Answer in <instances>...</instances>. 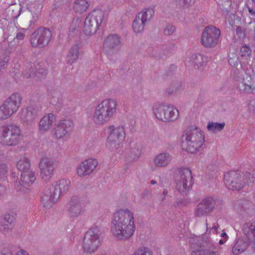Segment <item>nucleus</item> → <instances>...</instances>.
<instances>
[{
	"label": "nucleus",
	"mask_w": 255,
	"mask_h": 255,
	"mask_svg": "<svg viewBox=\"0 0 255 255\" xmlns=\"http://www.w3.org/2000/svg\"><path fill=\"white\" fill-rule=\"evenodd\" d=\"M89 6L88 1L86 0H75L73 8L76 12L82 13L86 11Z\"/></svg>",
	"instance_id": "obj_36"
},
{
	"label": "nucleus",
	"mask_w": 255,
	"mask_h": 255,
	"mask_svg": "<svg viewBox=\"0 0 255 255\" xmlns=\"http://www.w3.org/2000/svg\"><path fill=\"white\" fill-rule=\"evenodd\" d=\"M176 188L182 195L187 194L192 184L191 171L188 168H181L176 177Z\"/></svg>",
	"instance_id": "obj_14"
},
{
	"label": "nucleus",
	"mask_w": 255,
	"mask_h": 255,
	"mask_svg": "<svg viewBox=\"0 0 255 255\" xmlns=\"http://www.w3.org/2000/svg\"><path fill=\"white\" fill-rule=\"evenodd\" d=\"M55 121V117L52 113H49L44 115L39 123V129L41 132L47 131L52 126Z\"/></svg>",
	"instance_id": "obj_27"
},
{
	"label": "nucleus",
	"mask_w": 255,
	"mask_h": 255,
	"mask_svg": "<svg viewBox=\"0 0 255 255\" xmlns=\"http://www.w3.org/2000/svg\"><path fill=\"white\" fill-rule=\"evenodd\" d=\"M237 81V89L241 94L250 95L255 94V75H246L243 77H239Z\"/></svg>",
	"instance_id": "obj_17"
},
{
	"label": "nucleus",
	"mask_w": 255,
	"mask_h": 255,
	"mask_svg": "<svg viewBox=\"0 0 255 255\" xmlns=\"http://www.w3.org/2000/svg\"><path fill=\"white\" fill-rule=\"evenodd\" d=\"M207 61V57L195 53L192 54L188 60H186V62L188 66H192L195 69H199L205 66Z\"/></svg>",
	"instance_id": "obj_25"
},
{
	"label": "nucleus",
	"mask_w": 255,
	"mask_h": 255,
	"mask_svg": "<svg viewBox=\"0 0 255 255\" xmlns=\"http://www.w3.org/2000/svg\"><path fill=\"white\" fill-rule=\"evenodd\" d=\"M122 46V38L117 34H111L107 36L103 42V50L108 58L113 60L114 56L120 51Z\"/></svg>",
	"instance_id": "obj_12"
},
{
	"label": "nucleus",
	"mask_w": 255,
	"mask_h": 255,
	"mask_svg": "<svg viewBox=\"0 0 255 255\" xmlns=\"http://www.w3.org/2000/svg\"><path fill=\"white\" fill-rule=\"evenodd\" d=\"M252 50L250 46L245 45L240 48V55L243 58H247L251 54Z\"/></svg>",
	"instance_id": "obj_39"
},
{
	"label": "nucleus",
	"mask_w": 255,
	"mask_h": 255,
	"mask_svg": "<svg viewBox=\"0 0 255 255\" xmlns=\"http://www.w3.org/2000/svg\"><path fill=\"white\" fill-rule=\"evenodd\" d=\"M175 27L172 24H167L164 29V33L166 35H171L175 31Z\"/></svg>",
	"instance_id": "obj_40"
},
{
	"label": "nucleus",
	"mask_w": 255,
	"mask_h": 255,
	"mask_svg": "<svg viewBox=\"0 0 255 255\" xmlns=\"http://www.w3.org/2000/svg\"><path fill=\"white\" fill-rule=\"evenodd\" d=\"M154 49L152 47L149 48L147 51L152 56H156L155 53L154 52Z\"/></svg>",
	"instance_id": "obj_51"
},
{
	"label": "nucleus",
	"mask_w": 255,
	"mask_h": 255,
	"mask_svg": "<svg viewBox=\"0 0 255 255\" xmlns=\"http://www.w3.org/2000/svg\"><path fill=\"white\" fill-rule=\"evenodd\" d=\"M225 126V123H219L214 122H209L208 124L207 128L208 130L213 132H216L222 130Z\"/></svg>",
	"instance_id": "obj_37"
},
{
	"label": "nucleus",
	"mask_w": 255,
	"mask_h": 255,
	"mask_svg": "<svg viewBox=\"0 0 255 255\" xmlns=\"http://www.w3.org/2000/svg\"><path fill=\"white\" fill-rule=\"evenodd\" d=\"M41 112L40 105H31L21 111L20 119L24 123H28L34 121Z\"/></svg>",
	"instance_id": "obj_19"
},
{
	"label": "nucleus",
	"mask_w": 255,
	"mask_h": 255,
	"mask_svg": "<svg viewBox=\"0 0 255 255\" xmlns=\"http://www.w3.org/2000/svg\"><path fill=\"white\" fill-rule=\"evenodd\" d=\"M67 211L70 218H76L82 213V201L80 198L77 196L71 197L67 206Z\"/></svg>",
	"instance_id": "obj_20"
},
{
	"label": "nucleus",
	"mask_w": 255,
	"mask_h": 255,
	"mask_svg": "<svg viewBox=\"0 0 255 255\" xmlns=\"http://www.w3.org/2000/svg\"><path fill=\"white\" fill-rule=\"evenodd\" d=\"M71 182L67 179H61L55 181L51 188L45 190L41 197V202L47 208H51L69 190Z\"/></svg>",
	"instance_id": "obj_4"
},
{
	"label": "nucleus",
	"mask_w": 255,
	"mask_h": 255,
	"mask_svg": "<svg viewBox=\"0 0 255 255\" xmlns=\"http://www.w3.org/2000/svg\"><path fill=\"white\" fill-rule=\"evenodd\" d=\"M104 20V13L101 10H94L89 13L85 18L83 32L87 35H92L96 33L102 25Z\"/></svg>",
	"instance_id": "obj_10"
},
{
	"label": "nucleus",
	"mask_w": 255,
	"mask_h": 255,
	"mask_svg": "<svg viewBox=\"0 0 255 255\" xmlns=\"http://www.w3.org/2000/svg\"><path fill=\"white\" fill-rule=\"evenodd\" d=\"M7 172V167L5 164L0 163V178L4 177Z\"/></svg>",
	"instance_id": "obj_45"
},
{
	"label": "nucleus",
	"mask_w": 255,
	"mask_h": 255,
	"mask_svg": "<svg viewBox=\"0 0 255 255\" xmlns=\"http://www.w3.org/2000/svg\"><path fill=\"white\" fill-rule=\"evenodd\" d=\"M204 142V134L197 127H190L183 131L182 145L183 148L187 152L195 153L201 151Z\"/></svg>",
	"instance_id": "obj_3"
},
{
	"label": "nucleus",
	"mask_w": 255,
	"mask_h": 255,
	"mask_svg": "<svg viewBox=\"0 0 255 255\" xmlns=\"http://www.w3.org/2000/svg\"><path fill=\"white\" fill-rule=\"evenodd\" d=\"M73 123L72 121L65 120L60 121L55 128L54 136L57 139H61L68 135V133L73 127Z\"/></svg>",
	"instance_id": "obj_22"
},
{
	"label": "nucleus",
	"mask_w": 255,
	"mask_h": 255,
	"mask_svg": "<svg viewBox=\"0 0 255 255\" xmlns=\"http://www.w3.org/2000/svg\"><path fill=\"white\" fill-rule=\"evenodd\" d=\"M255 106V101L250 102L249 105V109L251 111L253 112L255 111V109H254V107Z\"/></svg>",
	"instance_id": "obj_49"
},
{
	"label": "nucleus",
	"mask_w": 255,
	"mask_h": 255,
	"mask_svg": "<svg viewBox=\"0 0 255 255\" xmlns=\"http://www.w3.org/2000/svg\"><path fill=\"white\" fill-rule=\"evenodd\" d=\"M36 180L35 173L32 170L21 173L20 180L21 185L29 187L33 184Z\"/></svg>",
	"instance_id": "obj_32"
},
{
	"label": "nucleus",
	"mask_w": 255,
	"mask_h": 255,
	"mask_svg": "<svg viewBox=\"0 0 255 255\" xmlns=\"http://www.w3.org/2000/svg\"><path fill=\"white\" fill-rule=\"evenodd\" d=\"M103 237L99 226L91 227L85 234L82 243L84 253L93 254L101 246Z\"/></svg>",
	"instance_id": "obj_5"
},
{
	"label": "nucleus",
	"mask_w": 255,
	"mask_h": 255,
	"mask_svg": "<svg viewBox=\"0 0 255 255\" xmlns=\"http://www.w3.org/2000/svg\"><path fill=\"white\" fill-rule=\"evenodd\" d=\"M249 11L251 14L253 15H255V12H254L252 9L249 8Z\"/></svg>",
	"instance_id": "obj_54"
},
{
	"label": "nucleus",
	"mask_w": 255,
	"mask_h": 255,
	"mask_svg": "<svg viewBox=\"0 0 255 255\" xmlns=\"http://www.w3.org/2000/svg\"><path fill=\"white\" fill-rule=\"evenodd\" d=\"M222 201L217 198L206 197L203 199L197 205L195 214L201 217L212 213L214 210L221 208Z\"/></svg>",
	"instance_id": "obj_11"
},
{
	"label": "nucleus",
	"mask_w": 255,
	"mask_h": 255,
	"mask_svg": "<svg viewBox=\"0 0 255 255\" xmlns=\"http://www.w3.org/2000/svg\"><path fill=\"white\" fill-rule=\"evenodd\" d=\"M56 162L48 157H43L39 164L40 176L43 180L48 181L53 175Z\"/></svg>",
	"instance_id": "obj_18"
},
{
	"label": "nucleus",
	"mask_w": 255,
	"mask_h": 255,
	"mask_svg": "<svg viewBox=\"0 0 255 255\" xmlns=\"http://www.w3.org/2000/svg\"><path fill=\"white\" fill-rule=\"evenodd\" d=\"M220 30L213 25L206 26L202 33L201 44L206 48L215 47L218 42Z\"/></svg>",
	"instance_id": "obj_15"
},
{
	"label": "nucleus",
	"mask_w": 255,
	"mask_h": 255,
	"mask_svg": "<svg viewBox=\"0 0 255 255\" xmlns=\"http://www.w3.org/2000/svg\"><path fill=\"white\" fill-rule=\"evenodd\" d=\"M225 241H224L223 240H220L219 242V243L220 244V245H222L224 243H225Z\"/></svg>",
	"instance_id": "obj_60"
},
{
	"label": "nucleus",
	"mask_w": 255,
	"mask_h": 255,
	"mask_svg": "<svg viewBox=\"0 0 255 255\" xmlns=\"http://www.w3.org/2000/svg\"><path fill=\"white\" fill-rule=\"evenodd\" d=\"M0 255H12V254L11 252H7L6 253H2Z\"/></svg>",
	"instance_id": "obj_56"
},
{
	"label": "nucleus",
	"mask_w": 255,
	"mask_h": 255,
	"mask_svg": "<svg viewBox=\"0 0 255 255\" xmlns=\"http://www.w3.org/2000/svg\"><path fill=\"white\" fill-rule=\"evenodd\" d=\"M192 255H217L215 252H211L208 250L206 251H196L192 253Z\"/></svg>",
	"instance_id": "obj_43"
},
{
	"label": "nucleus",
	"mask_w": 255,
	"mask_h": 255,
	"mask_svg": "<svg viewBox=\"0 0 255 255\" xmlns=\"http://www.w3.org/2000/svg\"><path fill=\"white\" fill-rule=\"evenodd\" d=\"M109 134L107 139V146L111 150H115L122 146L126 138L125 128L123 126L115 127L114 125L107 126Z\"/></svg>",
	"instance_id": "obj_9"
},
{
	"label": "nucleus",
	"mask_w": 255,
	"mask_h": 255,
	"mask_svg": "<svg viewBox=\"0 0 255 255\" xmlns=\"http://www.w3.org/2000/svg\"><path fill=\"white\" fill-rule=\"evenodd\" d=\"M21 136V129L16 125L11 124L0 128V141L3 145L15 146L19 143Z\"/></svg>",
	"instance_id": "obj_8"
},
{
	"label": "nucleus",
	"mask_w": 255,
	"mask_h": 255,
	"mask_svg": "<svg viewBox=\"0 0 255 255\" xmlns=\"http://www.w3.org/2000/svg\"><path fill=\"white\" fill-rule=\"evenodd\" d=\"M13 114L3 103L0 106V120H6Z\"/></svg>",
	"instance_id": "obj_38"
},
{
	"label": "nucleus",
	"mask_w": 255,
	"mask_h": 255,
	"mask_svg": "<svg viewBox=\"0 0 255 255\" xmlns=\"http://www.w3.org/2000/svg\"><path fill=\"white\" fill-rule=\"evenodd\" d=\"M172 160L171 155L167 152H162L157 155L154 159L155 165L158 167L167 166Z\"/></svg>",
	"instance_id": "obj_30"
},
{
	"label": "nucleus",
	"mask_w": 255,
	"mask_h": 255,
	"mask_svg": "<svg viewBox=\"0 0 255 255\" xmlns=\"http://www.w3.org/2000/svg\"><path fill=\"white\" fill-rule=\"evenodd\" d=\"M111 231L117 240L127 241L131 238L135 231L133 213L127 208L116 212L111 221Z\"/></svg>",
	"instance_id": "obj_1"
},
{
	"label": "nucleus",
	"mask_w": 255,
	"mask_h": 255,
	"mask_svg": "<svg viewBox=\"0 0 255 255\" xmlns=\"http://www.w3.org/2000/svg\"><path fill=\"white\" fill-rule=\"evenodd\" d=\"M186 6H190L194 3L195 0H184Z\"/></svg>",
	"instance_id": "obj_52"
},
{
	"label": "nucleus",
	"mask_w": 255,
	"mask_h": 255,
	"mask_svg": "<svg viewBox=\"0 0 255 255\" xmlns=\"http://www.w3.org/2000/svg\"><path fill=\"white\" fill-rule=\"evenodd\" d=\"M30 166L31 163L29 159L25 156L21 157L16 163L17 168L21 173L31 170Z\"/></svg>",
	"instance_id": "obj_34"
},
{
	"label": "nucleus",
	"mask_w": 255,
	"mask_h": 255,
	"mask_svg": "<svg viewBox=\"0 0 255 255\" xmlns=\"http://www.w3.org/2000/svg\"><path fill=\"white\" fill-rule=\"evenodd\" d=\"M118 103L113 99H106L95 107L93 114V122L97 125L103 126L109 123L117 114Z\"/></svg>",
	"instance_id": "obj_2"
},
{
	"label": "nucleus",
	"mask_w": 255,
	"mask_h": 255,
	"mask_svg": "<svg viewBox=\"0 0 255 255\" xmlns=\"http://www.w3.org/2000/svg\"><path fill=\"white\" fill-rule=\"evenodd\" d=\"M98 164V161L93 158L85 160L77 168V174L80 176L90 174Z\"/></svg>",
	"instance_id": "obj_23"
},
{
	"label": "nucleus",
	"mask_w": 255,
	"mask_h": 255,
	"mask_svg": "<svg viewBox=\"0 0 255 255\" xmlns=\"http://www.w3.org/2000/svg\"><path fill=\"white\" fill-rule=\"evenodd\" d=\"M32 17H33V20L30 21V25L29 26H31L32 24H33L34 23V22L36 21L37 18V16L36 15V14H35V15H32Z\"/></svg>",
	"instance_id": "obj_53"
},
{
	"label": "nucleus",
	"mask_w": 255,
	"mask_h": 255,
	"mask_svg": "<svg viewBox=\"0 0 255 255\" xmlns=\"http://www.w3.org/2000/svg\"><path fill=\"white\" fill-rule=\"evenodd\" d=\"M252 0L254 2V3L255 4V0Z\"/></svg>",
	"instance_id": "obj_63"
},
{
	"label": "nucleus",
	"mask_w": 255,
	"mask_h": 255,
	"mask_svg": "<svg viewBox=\"0 0 255 255\" xmlns=\"http://www.w3.org/2000/svg\"><path fill=\"white\" fill-rule=\"evenodd\" d=\"M248 243L242 239L237 240L232 248V253L234 255H239L243 253L247 248Z\"/></svg>",
	"instance_id": "obj_35"
},
{
	"label": "nucleus",
	"mask_w": 255,
	"mask_h": 255,
	"mask_svg": "<svg viewBox=\"0 0 255 255\" xmlns=\"http://www.w3.org/2000/svg\"><path fill=\"white\" fill-rule=\"evenodd\" d=\"M51 38L52 33L49 29L40 27L31 34L30 43L33 47H44L48 45Z\"/></svg>",
	"instance_id": "obj_13"
},
{
	"label": "nucleus",
	"mask_w": 255,
	"mask_h": 255,
	"mask_svg": "<svg viewBox=\"0 0 255 255\" xmlns=\"http://www.w3.org/2000/svg\"><path fill=\"white\" fill-rule=\"evenodd\" d=\"M15 216L13 214H6L0 222V232L6 234L13 226Z\"/></svg>",
	"instance_id": "obj_26"
},
{
	"label": "nucleus",
	"mask_w": 255,
	"mask_h": 255,
	"mask_svg": "<svg viewBox=\"0 0 255 255\" xmlns=\"http://www.w3.org/2000/svg\"><path fill=\"white\" fill-rule=\"evenodd\" d=\"M48 96L50 103L53 105L56 110H60L62 107L63 100L61 93L57 89L49 88Z\"/></svg>",
	"instance_id": "obj_24"
},
{
	"label": "nucleus",
	"mask_w": 255,
	"mask_h": 255,
	"mask_svg": "<svg viewBox=\"0 0 255 255\" xmlns=\"http://www.w3.org/2000/svg\"><path fill=\"white\" fill-rule=\"evenodd\" d=\"M8 61V56L6 54L0 56V70L5 67Z\"/></svg>",
	"instance_id": "obj_44"
},
{
	"label": "nucleus",
	"mask_w": 255,
	"mask_h": 255,
	"mask_svg": "<svg viewBox=\"0 0 255 255\" xmlns=\"http://www.w3.org/2000/svg\"><path fill=\"white\" fill-rule=\"evenodd\" d=\"M167 193H168L166 189H164L163 190L162 193H163V195L165 196V195H166L167 194Z\"/></svg>",
	"instance_id": "obj_57"
},
{
	"label": "nucleus",
	"mask_w": 255,
	"mask_h": 255,
	"mask_svg": "<svg viewBox=\"0 0 255 255\" xmlns=\"http://www.w3.org/2000/svg\"><path fill=\"white\" fill-rule=\"evenodd\" d=\"M254 38H255V24L254 26Z\"/></svg>",
	"instance_id": "obj_61"
},
{
	"label": "nucleus",
	"mask_w": 255,
	"mask_h": 255,
	"mask_svg": "<svg viewBox=\"0 0 255 255\" xmlns=\"http://www.w3.org/2000/svg\"><path fill=\"white\" fill-rule=\"evenodd\" d=\"M221 236L222 237H225V239L226 240V239L228 237V236L227 235V234L226 233H223L221 234Z\"/></svg>",
	"instance_id": "obj_55"
},
{
	"label": "nucleus",
	"mask_w": 255,
	"mask_h": 255,
	"mask_svg": "<svg viewBox=\"0 0 255 255\" xmlns=\"http://www.w3.org/2000/svg\"><path fill=\"white\" fill-rule=\"evenodd\" d=\"M206 224L207 226V231H208V230L210 231L211 230H214L215 232H217L218 228L219 227V226L217 223H216L215 224H214L212 228H210V227L209 228L208 227V224L207 222H206Z\"/></svg>",
	"instance_id": "obj_47"
},
{
	"label": "nucleus",
	"mask_w": 255,
	"mask_h": 255,
	"mask_svg": "<svg viewBox=\"0 0 255 255\" xmlns=\"http://www.w3.org/2000/svg\"><path fill=\"white\" fill-rule=\"evenodd\" d=\"M30 67L29 69L28 72L25 71L23 75L24 77L28 78L31 77H34L35 76L37 77L38 78L42 77L43 76L46 75L47 71V70L43 68H39L37 69L35 67V66H32V64H29L27 68Z\"/></svg>",
	"instance_id": "obj_31"
},
{
	"label": "nucleus",
	"mask_w": 255,
	"mask_h": 255,
	"mask_svg": "<svg viewBox=\"0 0 255 255\" xmlns=\"http://www.w3.org/2000/svg\"><path fill=\"white\" fill-rule=\"evenodd\" d=\"M22 100L21 95L18 93H14L7 98L2 103L14 114L20 107Z\"/></svg>",
	"instance_id": "obj_21"
},
{
	"label": "nucleus",
	"mask_w": 255,
	"mask_h": 255,
	"mask_svg": "<svg viewBox=\"0 0 255 255\" xmlns=\"http://www.w3.org/2000/svg\"><path fill=\"white\" fill-rule=\"evenodd\" d=\"M154 11L152 8H148L138 13L132 23V29L135 33H139L143 30L146 22L152 17Z\"/></svg>",
	"instance_id": "obj_16"
},
{
	"label": "nucleus",
	"mask_w": 255,
	"mask_h": 255,
	"mask_svg": "<svg viewBox=\"0 0 255 255\" xmlns=\"http://www.w3.org/2000/svg\"><path fill=\"white\" fill-rule=\"evenodd\" d=\"M176 91H174L173 90H170V89H169L168 91V93L169 94H173L174 92H175Z\"/></svg>",
	"instance_id": "obj_59"
},
{
	"label": "nucleus",
	"mask_w": 255,
	"mask_h": 255,
	"mask_svg": "<svg viewBox=\"0 0 255 255\" xmlns=\"http://www.w3.org/2000/svg\"><path fill=\"white\" fill-rule=\"evenodd\" d=\"M242 231L250 243L255 241V221H251L246 222L243 225Z\"/></svg>",
	"instance_id": "obj_28"
},
{
	"label": "nucleus",
	"mask_w": 255,
	"mask_h": 255,
	"mask_svg": "<svg viewBox=\"0 0 255 255\" xmlns=\"http://www.w3.org/2000/svg\"><path fill=\"white\" fill-rule=\"evenodd\" d=\"M150 184L151 185H154L156 184V182L155 180H152L150 181Z\"/></svg>",
	"instance_id": "obj_58"
},
{
	"label": "nucleus",
	"mask_w": 255,
	"mask_h": 255,
	"mask_svg": "<svg viewBox=\"0 0 255 255\" xmlns=\"http://www.w3.org/2000/svg\"><path fill=\"white\" fill-rule=\"evenodd\" d=\"M229 63H230V64L231 63V59H230V60H229Z\"/></svg>",
	"instance_id": "obj_62"
},
{
	"label": "nucleus",
	"mask_w": 255,
	"mask_h": 255,
	"mask_svg": "<svg viewBox=\"0 0 255 255\" xmlns=\"http://www.w3.org/2000/svg\"><path fill=\"white\" fill-rule=\"evenodd\" d=\"M81 52L78 44L73 45L68 50L66 56V61L67 64L72 65L79 58Z\"/></svg>",
	"instance_id": "obj_29"
},
{
	"label": "nucleus",
	"mask_w": 255,
	"mask_h": 255,
	"mask_svg": "<svg viewBox=\"0 0 255 255\" xmlns=\"http://www.w3.org/2000/svg\"><path fill=\"white\" fill-rule=\"evenodd\" d=\"M141 153V151L136 145H133L126 151V159L129 162H136Z\"/></svg>",
	"instance_id": "obj_33"
},
{
	"label": "nucleus",
	"mask_w": 255,
	"mask_h": 255,
	"mask_svg": "<svg viewBox=\"0 0 255 255\" xmlns=\"http://www.w3.org/2000/svg\"><path fill=\"white\" fill-rule=\"evenodd\" d=\"M236 34L240 38H243L245 37V33L243 31L242 28L239 26H237L236 29Z\"/></svg>",
	"instance_id": "obj_46"
},
{
	"label": "nucleus",
	"mask_w": 255,
	"mask_h": 255,
	"mask_svg": "<svg viewBox=\"0 0 255 255\" xmlns=\"http://www.w3.org/2000/svg\"><path fill=\"white\" fill-rule=\"evenodd\" d=\"M253 174L246 172L243 175L237 171H230L224 175V182L229 189L239 190L246 184L254 182Z\"/></svg>",
	"instance_id": "obj_6"
},
{
	"label": "nucleus",
	"mask_w": 255,
	"mask_h": 255,
	"mask_svg": "<svg viewBox=\"0 0 255 255\" xmlns=\"http://www.w3.org/2000/svg\"><path fill=\"white\" fill-rule=\"evenodd\" d=\"M152 110L156 118L165 123L173 122L179 117L178 109L171 104H157L153 106Z\"/></svg>",
	"instance_id": "obj_7"
},
{
	"label": "nucleus",
	"mask_w": 255,
	"mask_h": 255,
	"mask_svg": "<svg viewBox=\"0 0 255 255\" xmlns=\"http://www.w3.org/2000/svg\"><path fill=\"white\" fill-rule=\"evenodd\" d=\"M15 255H29L28 253L23 250L17 251Z\"/></svg>",
	"instance_id": "obj_50"
},
{
	"label": "nucleus",
	"mask_w": 255,
	"mask_h": 255,
	"mask_svg": "<svg viewBox=\"0 0 255 255\" xmlns=\"http://www.w3.org/2000/svg\"><path fill=\"white\" fill-rule=\"evenodd\" d=\"M176 3L179 7H186L184 0H176Z\"/></svg>",
	"instance_id": "obj_48"
},
{
	"label": "nucleus",
	"mask_w": 255,
	"mask_h": 255,
	"mask_svg": "<svg viewBox=\"0 0 255 255\" xmlns=\"http://www.w3.org/2000/svg\"><path fill=\"white\" fill-rule=\"evenodd\" d=\"M26 33V30L24 28H21L17 30L16 35L14 38V40H22L24 39Z\"/></svg>",
	"instance_id": "obj_42"
},
{
	"label": "nucleus",
	"mask_w": 255,
	"mask_h": 255,
	"mask_svg": "<svg viewBox=\"0 0 255 255\" xmlns=\"http://www.w3.org/2000/svg\"><path fill=\"white\" fill-rule=\"evenodd\" d=\"M132 255H152L148 248L142 247L136 250Z\"/></svg>",
	"instance_id": "obj_41"
}]
</instances>
